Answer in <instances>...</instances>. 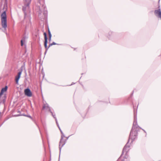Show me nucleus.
<instances>
[{
  "label": "nucleus",
  "mask_w": 161,
  "mask_h": 161,
  "mask_svg": "<svg viewBox=\"0 0 161 161\" xmlns=\"http://www.w3.org/2000/svg\"><path fill=\"white\" fill-rule=\"evenodd\" d=\"M129 147V146L127 144L124 147L122 154L119 158V159L121 161H129V156L127 153Z\"/></svg>",
  "instance_id": "f257e3e1"
},
{
  "label": "nucleus",
  "mask_w": 161,
  "mask_h": 161,
  "mask_svg": "<svg viewBox=\"0 0 161 161\" xmlns=\"http://www.w3.org/2000/svg\"><path fill=\"white\" fill-rule=\"evenodd\" d=\"M1 25L3 28L6 29L7 27V16L6 11L3 12L1 15Z\"/></svg>",
  "instance_id": "f03ea898"
},
{
  "label": "nucleus",
  "mask_w": 161,
  "mask_h": 161,
  "mask_svg": "<svg viewBox=\"0 0 161 161\" xmlns=\"http://www.w3.org/2000/svg\"><path fill=\"white\" fill-rule=\"evenodd\" d=\"M139 130H133V129H131V130L130 133L129 140L128 141L127 143L126 144L128 145V143L130 139L131 140V142H132L134 140H135L137 138V132Z\"/></svg>",
  "instance_id": "7ed1b4c3"
},
{
  "label": "nucleus",
  "mask_w": 161,
  "mask_h": 161,
  "mask_svg": "<svg viewBox=\"0 0 161 161\" xmlns=\"http://www.w3.org/2000/svg\"><path fill=\"white\" fill-rule=\"evenodd\" d=\"M31 0H25L24 5L23 7L22 10L24 12L25 18L27 17V15L25 11L29 9V5L31 3Z\"/></svg>",
  "instance_id": "20e7f679"
},
{
  "label": "nucleus",
  "mask_w": 161,
  "mask_h": 161,
  "mask_svg": "<svg viewBox=\"0 0 161 161\" xmlns=\"http://www.w3.org/2000/svg\"><path fill=\"white\" fill-rule=\"evenodd\" d=\"M140 129L141 128L137 124V119L135 118L132 129H133V130H140Z\"/></svg>",
  "instance_id": "39448f33"
},
{
  "label": "nucleus",
  "mask_w": 161,
  "mask_h": 161,
  "mask_svg": "<svg viewBox=\"0 0 161 161\" xmlns=\"http://www.w3.org/2000/svg\"><path fill=\"white\" fill-rule=\"evenodd\" d=\"M158 9L155 10L154 13L155 15L161 19V10L160 8V6L158 7Z\"/></svg>",
  "instance_id": "423d86ee"
},
{
  "label": "nucleus",
  "mask_w": 161,
  "mask_h": 161,
  "mask_svg": "<svg viewBox=\"0 0 161 161\" xmlns=\"http://www.w3.org/2000/svg\"><path fill=\"white\" fill-rule=\"evenodd\" d=\"M43 34L44 35V39H45L44 46H45V48H46V50H48V49L50 47H49V46H48V47H47V34L46 32H44Z\"/></svg>",
  "instance_id": "0eeeda50"
},
{
  "label": "nucleus",
  "mask_w": 161,
  "mask_h": 161,
  "mask_svg": "<svg viewBox=\"0 0 161 161\" xmlns=\"http://www.w3.org/2000/svg\"><path fill=\"white\" fill-rule=\"evenodd\" d=\"M25 94L28 97H31L32 96V93L30 89L29 88L25 89L24 91Z\"/></svg>",
  "instance_id": "6e6552de"
},
{
  "label": "nucleus",
  "mask_w": 161,
  "mask_h": 161,
  "mask_svg": "<svg viewBox=\"0 0 161 161\" xmlns=\"http://www.w3.org/2000/svg\"><path fill=\"white\" fill-rule=\"evenodd\" d=\"M65 142V140L63 138L62 136H61V139L59 142V146L62 147L64 145Z\"/></svg>",
  "instance_id": "1a4fd4ad"
},
{
  "label": "nucleus",
  "mask_w": 161,
  "mask_h": 161,
  "mask_svg": "<svg viewBox=\"0 0 161 161\" xmlns=\"http://www.w3.org/2000/svg\"><path fill=\"white\" fill-rule=\"evenodd\" d=\"M7 88V86H6L2 89L0 93V96H1L3 94L4 92L6 91Z\"/></svg>",
  "instance_id": "9d476101"
},
{
  "label": "nucleus",
  "mask_w": 161,
  "mask_h": 161,
  "mask_svg": "<svg viewBox=\"0 0 161 161\" xmlns=\"http://www.w3.org/2000/svg\"><path fill=\"white\" fill-rule=\"evenodd\" d=\"M42 108L43 109H46L47 110H50L49 107L47 104H44Z\"/></svg>",
  "instance_id": "9b49d317"
},
{
  "label": "nucleus",
  "mask_w": 161,
  "mask_h": 161,
  "mask_svg": "<svg viewBox=\"0 0 161 161\" xmlns=\"http://www.w3.org/2000/svg\"><path fill=\"white\" fill-rule=\"evenodd\" d=\"M25 37L24 36L23 37L21 41V45L22 46L23 45V42H25Z\"/></svg>",
  "instance_id": "f8f14e48"
},
{
  "label": "nucleus",
  "mask_w": 161,
  "mask_h": 161,
  "mask_svg": "<svg viewBox=\"0 0 161 161\" xmlns=\"http://www.w3.org/2000/svg\"><path fill=\"white\" fill-rule=\"evenodd\" d=\"M86 58V57L85 54H82L81 57V59L83 61H84Z\"/></svg>",
  "instance_id": "ddd939ff"
},
{
  "label": "nucleus",
  "mask_w": 161,
  "mask_h": 161,
  "mask_svg": "<svg viewBox=\"0 0 161 161\" xmlns=\"http://www.w3.org/2000/svg\"><path fill=\"white\" fill-rule=\"evenodd\" d=\"M22 72V70H21L18 73V75L16 76L20 78V75L21 74Z\"/></svg>",
  "instance_id": "4468645a"
},
{
  "label": "nucleus",
  "mask_w": 161,
  "mask_h": 161,
  "mask_svg": "<svg viewBox=\"0 0 161 161\" xmlns=\"http://www.w3.org/2000/svg\"><path fill=\"white\" fill-rule=\"evenodd\" d=\"M19 77H18L17 76H16L15 77V81H16V83L18 84V81H19Z\"/></svg>",
  "instance_id": "2eb2a0df"
},
{
  "label": "nucleus",
  "mask_w": 161,
  "mask_h": 161,
  "mask_svg": "<svg viewBox=\"0 0 161 161\" xmlns=\"http://www.w3.org/2000/svg\"><path fill=\"white\" fill-rule=\"evenodd\" d=\"M56 44H57L56 43L54 42H53V43H51L49 44V47H50V46H52L53 45H56Z\"/></svg>",
  "instance_id": "dca6fc26"
},
{
  "label": "nucleus",
  "mask_w": 161,
  "mask_h": 161,
  "mask_svg": "<svg viewBox=\"0 0 161 161\" xmlns=\"http://www.w3.org/2000/svg\"><path fill=\"white\" fill-rule=\"evenodd\" d=\"M48 33L49 37L52 36V35L50 31V30H49V28H48Z\"/></svg>",
  "instance_id": "f3484780"
},
{
  "label": "nucleus",
  "mask_w": 161,
  "mask_h": 161,
  "mask_svg": "<svg viewBox=\"0 0 161 161\" xmlns=\"http://www.w3.org/2000/svg\"><path fill=\"white\" fill-rule=\"evenodd\" d=\"M48 33L49 37L52 36V35L50 31V30H49V28H48Z\"/></svg>",
  "instance_id": "a211bd4d"
},
{
  "label": "nucleus",
  "mask_w": 161,
  "mask_h": 161,
  "mask_svg": "<svg viewBox=\"0 0 161 161\" xmlns=\"http://www.w3.org/2000/svg\"><path fill=\"white\" fill-rule=\"evenodd\" d=\"M26 116L30 118V119H32V120H33V119H32V117L30 115H26Z\"/></svg>",
  "instance_id": "6ab92c4d"
},
{
  "label": "nucleus",
  "mask_w": 161,
  "mask_h": 161,
  "mask_svg": "<svg viewBox=\"0 0 161 161\" xmlns=\"http://www.w3.org/2000/svg\"><path fill=\"white\" fill-rule=\"evenodd\" d=\"M109 33V36H110V35H112V32H111V31H110V32H109V33Z\"/></svg>",
  "instance_id": "aec40b11"
},
{
  "label": "nucleus",
  "mask_w": 161,
  "mask_h": 161,
  "mask_svg": "<svg viewBox=\"0 0 161 161\" xmlns=\"http://www.w3.org/2000/svg\"><path fill=\"white\" fill-rule=\"evenodd\" d=\"M51 37H52V36L49 37V42L51 41Z\"/></svg>",
  "instance_id": "412c9836"
},
{
  "label": "nucleus",
  "mask_w": 161,
  "mask_h": 161,
  "mask_svg": "<svg viewBox=\"0 0 161 161\" xmlns=\"http://www.w3.org/2000/svg\"><path fill=\"white\" fill-rule=\"evenodd\" d=\"M27 18H28L29 20V22H30V16H28Z\"/></svg>",
  "instance_id": "4be33fe9"
},
{
  "label": "nucleus",
  "mask_w": 161,
  "mask_h": 161,
  "mask_svg": "<svg viewBox=\"0 0 161 161\" xmlns=\"http://www.w3.org/2000/svg\"><path fill=\"white\" fill-rule=\"evenodd\" d=\"M5 2L7 3V0H5Z\"/></svg>",
  "instance_id": "5701e85b"
},
{
  "label": "nucleus",
  "mask_w": 161,
  "mask_h": 161,
  "mask_svg": "<svg viewBox=\"0 0 161 161\" xmlns=\"http://www.w3.org/2000/svg\"><path fill=\"white\" fill-rule=\"evenodd\" d=\"M60 130V131H61V133H62V131Z\"/></svg>",
  "instance_id": "b1692460"
},
{
  "label": "nucleus",
  "mask_w": 161,
  "mask_h": 161,
  "mask_svg": "<svg viewBox=\"0 0 161 161\" xmlns=\"http://www.w3.org/2000/svg\"><path fill=\"white\" fill-rule=\"evenodd\" d=\"M83 88L84 89H85V88L83 86Z\"/></svg>",
  "instance_id": "393cba45"
}]
</instances>
